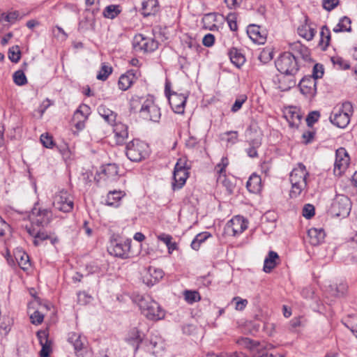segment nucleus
I'll return each mask as SVG.
<instances>
[{"label":"nucleus","mask_w":357,"mask_h":357,"mask_svg":"<svg viewBox=\"0 0 357 357\" xmlns=\"http://www.w3.org/2000/svg\"><path fill=\"white\" fill-rule=\"evenodd\" d=\"M19 266L23 269L26 270L30 266L29 256L24 253L21 257L20 261H18Z\"/></svg>","instance_id":"59"},{"label":"nucleus","mask_w":357,"mask_h":357,"mask_svg":"<svg viewBox=\"0 0 357 357\" xmlns=\"http://www.w3.org/2000/svg\"><path fill=\"white\" fill-rule=\"evenodd\" d=\"M148 273L151 278L150 280V284L153 285L154 283L158 282L160 279L163 278L164 272L162 269L155 268L153 267H149L148 269Z\"/></svg>","instance_id":"38"},{"label":"nucleus","mask_w":357,"mask_h":357,"mask_svg":"<svg viewBox=\"0 0 357 357\" xmlns=\"http://www.w3.org/2000/svg\"><path fill=\"white\" fill-rule=\"evenodd\" d=\"M303 215L307 219L312 218L314 215V207L313 205L310 204H305L303 209Z\"/></svg>","instance_id":"55"},{"label":"nucleus","mask_w":357,"mask_h":357,"mask_svg":"<svg viewBox=\"0 0 357 357\" xmlns=\"http://www.w3.org/2000/svg\"><path fill=\"white\" fill-rule=\"evenodd\" d=\"M339 2V0H322V6L325 10L331 11L338 6Z\"/></svg>","instance_id":"54"},{"label":"nucleus","mask_w":357,"mask_h":357,"mask_svg":"<svg viewBox=\"0 0 357 357\" xmlns=\"http://www.w3.org/2000/svg\"><path fill=\"white\" fill-rule=\"evenodd\" d=\"M320 41L319 45L324 46L323 50H325L329 45V43L331 40V33L330 30L326 26H324L321 29L320 33Z\"/></svg>","instance_id":"39"},{"label":"nucleus","mask_w":357,"mask_h":357,"mask_svg":"<svg viewBox=\"0 0 357 357\" xmlns=\"http://www.w3.org/2000/svg\"><path fill=\"white\" fill-rule=\"evenodd\" d=\"M301 92L305 96H313L317 91L316 79L311 76L303 77L299 82Z\"/></svg>","instance_id":"16"},{"label":"nucleus","mask_w":357,"mask_h":357,"mask_svg":"<svg viewBox=\"0 0 357 357\" xmlns=\"http://www.w3.org/2000/svg\"><path fill=\"white\" fill-rule=\"evenodd\" d=\"M229 165V160L227 157H223L221 162L215 166V169L220 175L225 176V169Z\"/></svg>","instance_id":"48"},{"label":"nucleus","mask_w":357,"mask_h":357,"mask_svg":"<svg viewBox=\"0 0 357 357\" xmlns=\"http://www.w3.org/2000/svg\"><path fill=\"white\" fill-rule=\"evenodd\" d=\"M158 43L152 38L144 37L139 34L135 36L132 42V47L135 52H151L158 48Z\"/></svg>","instance_id":"8"},{"label":"nucleus","mask_w":357,"mask_h":357,"mask_svg":"<svg viewBox=\"0 0 357 357\" xmlns=\"http://www.w3.org/2000/svg\"><path fill=\"white\" fill-rule=\"evenodd\" d=\"M315 132L313 131H305L303 133L302 137L305 139V144L310 143L314 139Z\"/></svg>","instance_id":"61"},{"label":"nucleus","mask_w":357,"mask_h":357,"mask_svg":"<svg viewBox=\"0 0 357 357\" xmlns=\"http://www.w3.org/2000/svg\"><path fill=\"white\" fill-rule=\"evenodd\" d=\"M275 66L281 73L294 76L298 70L297 56L289 52H284L275 61Z\"/></svg>","instance_id":"3"},{"label":"nucleus","mask_w":357,"mask_h":357,"mask_svg":"<svg viewBox=\"0 0 357 357\" xmlns=\"http://www.w3.org/2000/svg\"><path fill=\"white\" fill-rule=\"evenodd\" d=\"M118 167L115 164H107L102 167V172L104 179L113 181L118 178Z\"/></svg>","instance_id":"22"},{"label":"nucleus","mask_w":357,"mask_h":357,"mask_svg":"<svg viewBox=\"0 0 357 357\" xmlns=\"http://www.w3.org/2000/svg\"><path fill=\"white\" fill-rule=\"evenodd\" d=\"M135 79V70H128L126 73L121 75L119 77L118 82L119 88L122 91H126L131 86Z\"/></svg>","instance_id":"21"},{"label":"nucleus","mask_w":357,"mask_h":357,"mask_svg":"<svg viewBox=\"0 0 357 357\" xmlns=\"http://www.w3.org/2000/svg\"><path fill=\"white\" fill-rule=\"evenodd\" d=\"M183 296L186 302L190 304H192L201 300V296L197 291L185 290Z\"/></svg>","instance_id":"42"},{"label":"nucleus","mask_w":357,"mask_h":357,"mask_svg":"<svg viewBox=\"0 0 357 357\" xmlns=\"http://www.w3.org/2000/svg\"><path fill=\"white\" fill-rule=\"evenodd\" d=\"M37 337L42 346L40 351L41 357H49L51 351V342L48 340V335L45 331H40L37 333Z\"/></svg>","instance_id":"17"},{"label":"nucleus","mask_w":357,"mask_h":357,"mask_svg":"<svg viewBox=\"0 0 357 357\" xmlns=\"http://www.w3.org/2000/svg\"><path fill=\"white\" fill-rule=\"evenodd\" d=\"M126 154L130 160L139 162L148 155L149 146L138 139H132L126 145Z\"/></svg>","instance_id":"4"},{"label":"nucleus","mask_w":357,"mask_h":357,"mask_svg":"<svg viewBox=\"0 0 357 357\" xmlns=\"http://www.w3.org/2000/svg\"><path fill=\"white\" fill-rule=\"evenodd\" d=\"M248 227L247 222L243 217L236 216L227 224V231L233 236H236L244 231Z\"/></svg>","instance_id":"13"},{"label":"nucleus","mask_w":357,"mask_h":357,"mask_svg":"<svg viewBox=\"0 0 357 357\" xmlns=\"http://www.w3.org/2000/svg\"><path fill=\"white\" fill-rule=\"evenodd\" d=\"M142 6V13L145 17L155 15L159 10L158 1L157 0L144 1Z\"/></svg>","instance_id":"24"},{"label":"nucleus","mask_w":357,"mask_h":357,"mask_svg":"<svg viewBox=\"0 0 357 357\" xmlns=\"http://www.w3.org/2000/svg\"><path fill=\"white\" fill-rule=\"evenodd\" d=\"M326 234L322 228H310L307 231L309 243L312 245H318L324 240Z\"/></svg>","instance_id":"20"},{"label":"nucleus","mask_w":357,"mask_h":357,"mask_svg":"<svg viewBox=\"0 0 357 357\" xmlns=\"http://www.w3.org/2000/svg\"><path fill=\"white\" fill-rule=\"evenodd\" d=\"M188 176V169L185 168L184 164L182 162V159H179L176 162L174 170V182L172 185L173 190L181 189L185 183Z\"/></svg>","instance_id":"9"},{"label":"nucleus","mask_w":357,"mask_h":357,"mask_svg":"<svg viewBox=\"0 0 357 357\" xmlns=\"http://www.w3.org/2000/svg\"><path fill=\"white\" fill-rule=\"evenodd\" d=\"M31 323L33 324H40L43 321L44 316L39 311H35L31 316Z\"/></svg>","instance_id":"58"},{"label":"nucleus","mask_w":357,"mask_h":357,"mask_svg":"<svg viewBox=\"0 0 357 357\" xmlns=\"http://www.w3.org/2000/svg\"><path fill=\"white\" fill-rule=\"evenodd\" d=\"M215 42V37L211 33H208L204 36L202 40V43L206 47H211Z\"/></svg>","instance_id":"60"},{"label":"nucleus","mask_w":357,"mask_h":357,"mask_svg":"<svg viewBox=\"0 0 357 357\" xmlns=\"http://www.w3.org/2000/svg\"><path fill=\"white\" fill-rule=\"evenodd\" d=\"M261 141L255 139L250 142V147L246 149L249 157L254 158L258 157L257 149L261 146Z\"/></svg>","instance_id":"41"},{"label":"nucleus","mask_w":357,"mask_h":357,"mask_svg":"<svg viewBox=\"0 0 357 357\" xmlns=\"http://www.w3.org/2000/svg\"><path fill=\"white\" fill-rule=\"evenodd\" d=\"M48 213L49 212L47 210L38 211L36 217L34 218L35 212H33L32 216L30 217L31 224L37 227L47 225L49 222Z\"/></svg>","instance_id":"30"},{"label":"nucleus","mask_w":357,"mask_h":357,"mask_svg":"<svg viewBox=\"0 0 357 357\" xmlns=\"http://www.w3.org/2000/svg\"><path fill=\"white\" fill-rule=\"evenodd\" d=\"M345 326L351 330L357 338V317H351L345 324Z\"/></svg>","instance_id":"52"},{"label":"nucleus","mask_w":357,"mask_h":357,"mask_svg":"<svg viewBox=\"0 0 357 357\" xmlns=\"http://www.w3.org/2000/svg\"><path fill=\"white\" fill-rule=\"evenodd\" d=\"M351 20L347 16L342 17L338 24L333 28V31L335 33L339 32H351Z\"/></svg>","instance_id":"32"},{"label":"nucleus","mask_w":357,"mask_h":357,"mask_svg":"<svg viewBox=\"0 0 357 357\" xmlns=\"http://www.w3.org/2000/svg\"><path fill=\"white\" fill-rule=\"evenodd\" d=\"M158 239L162 241L166 245H168L172 242V236L162 233L158 236Z\"/></svg>","instance_id":"62"},{"label":"nucleus","mask_w":357,"mask_h":357,"mask_svg":"<svg viewBox=\"0 0 357 357\" xmlns=\"http://www.w3.org/2000/svg\"><path fill=\"white\" fill-rule=\"evenodd\" d=\"M121 10L118 5H109L107 6L104 11L103 15L106 18L114 19L120 13Z\"/></svg>","instance_id":"37"},{"label":"nucleus","mask_w":357,"mask_h":357,"mask_svg":"<svg viewBox=\"0 0 357 357\" xmlns=\"http://www.w3.org/2000/svg\"><path fill=\"white\" fill-rule=\"evenodd\" d=\"M186 100V96L181 93L178 94L176 92H172V96H169L168 98L169 103L172 110L177 114L184 113Z\"/></svg>","instance_id":"14"},{"label":"nucleus","mask_w":357,"mask_h":357,"mask_svg":"<svg viewBox=\"0 0 357 357\" xmlns=\"http://www.w3.org/2000/svg\"><path fill=\"white\" fill-rule=\"evenodd\" d=\"M308 172L304 165L299 163L298 167L294 168L289 175L290 182H307L306 178Z\"/></svg>","instance_id":"18"},{"label":"nucleus","mask_w":357,"mask_h":357,"mask_svg":"<svg viewBox=\"0 0 357 357\" xmlns=\"http://www.w3.org/2000/svg\"><path fill=\"white\" fill-rule=\"evenodd\" d=\"M40 139L43 145L46 148H52L54 145L52 137L47 133L42 134Z\"/></svg>","instance_id":"50"},{"label":"nucleus","mask_w":357,"mask_h":357,"mask_svg":"<svg viewBox=\"0 0 357 357\" xmlns=\"http://www.w3.org/2000/svg\"><path fill=\"white\" fill-rule=\"evenodd\" d=\"M8 58L13 63H17L20 60L21 52L19 46H13L9 49Z\"/></svg>","instance_id":"44"},{"label":"nucleus","mask_w":357,"mask_h":357,"mask_svg":"<svg viewBox=\"0 0 357 357\" xmlns=\"http://www.w3.org/2000/svg\"><path fill=\"white\" fill-rule=\"evenodd\" d=\"M290 49L292 52H294L293 54H297L303 60L308 61L310 59L309 49L307 47L303 45L299 41L291 43Z\"/></svg>","instance_id":"27"},{"label":"nucleus","mask_w":357,"mask_h":357,"mask_svg":"<svg viewBox=\"0 0 357 357\" xmlns=\"http://www.w3.org/2000/svg\"><path fill=\"white\" fill-rule=\"evenodd\" d=\"M350 158L344 148H339L335 151L334 173L340 176L348 167Z\"/></svg>","instance_id":"10"},{"label":"nucleus","mask_w":357,"mask_h":357,"mask_svg":"<svg viewBox=\"0 0 357 357\" xmlns=\"http://www.w3.org/2000/svg\"><path fill=\"white\" fill-rule=\"evenodd\" d=\"M112 73V68L103 63L99 73L96 76V78L99 80L105 81L107 79V77Z\"/></svg>","instance_id":"45"},{"label":"nucleus","mask_w":357,"mask_h":357,"mask_svg":"<svg viewBox=\"0 0 357 357\" xmlns=\"http://www.w3.org/2000/svg\"><path fill=\"white\" fill-rule=\"evenodd\" d=\"M98 112L107 123L113 125L116 121V114L107 108L106 105H99L98 107Z\"/></svg>","instance_id":"26"},{"label":"nucleus","mask_w":357,"mask_h":357,"mask_svg":"<svg viewBox=\"0 0 357 357\" xmlns=\"http://www.w3.org/2000/svg\"><path fill=\"white\" fill-rule=\"evenodd\" d=\"M68 342L73 346L75 352H78L83 349L85 338L79 334L72 332L68 334Z\"/></svg>","instance_id":"29"},{"label":"nucleus","mask_w":357,"mask_h":357,"mask_svg":"<svg viewBox=\"0 0 357 357\" xmlns=\"http://www.w3.org/2000/svg\"><path fill=\"white\" fill-rule=\"evenodd\" d=\"M291 189L289 195L291 198H296L307 189V182H291Z\"/></svg>","instance_id":"34"},{"label":"nucleus","mask_w":357,"mask_h":357,"mask_svg":"<svg viewBox=\"0 0 357 357\" xmlns=\"http://www.w3.org/2000/svg\"><path fill=\"white\" fill-rule=\"evenodd\" d=\"M114 137L118 145H122L128 137V126L123 123H116L114 128Z\"/></svg>","instance_id":"19"},{"label":"nucleus","mask_w":357,"mask_h":357,"mask_svg":"<svg viewBox=\"0 0 357 357\" xmlns=\"http://www.w3.org/2000/svg\"><path fill=\"white\" fill-rule=\"evenodd\" d=\"M324 75V68L323 66L319 63H317L314 66L312 70V77L315 79L318 78H321Z\"/></svg>","instance_id":"56"},{"label":"nucleus","mask_w":357,"mask_h":357,"mask_svg":"<svg viewBox=\"0 0 357 357\" xmlns=\"http://www.w3.org/2000/svg\"><path fill=\"white\" fill-rule=\"evenodd\" d=\"M229 54L231 61L238 68L245 61V56L236 48L231 49Z\"/></svg>","instance_id":"33"},{"label":"nucleus","mask_w":357,"mask_h":357,"mask_svg":"<svg viewBox=\"0 0 357 357\" xmlns=\"http://www.w3.org/2000/svg\"><path fill=\"white\" fill-rule=\"evenodd\" d=\"M247 33L250 38L255 43L262 45L266 41V32L261 30V27L256 24H250L247 28Z\"/></svg>","instance_id":"15"},{"label":"nucleus","mask_w":357,"mask_h":357,"mask_svg":"<svg viewBox=\"0 0 357 357\" xmlns=\"http://www.w3.org/2000/svg\"><path fill=\"white\" fill-rule=\"evenodd\" d=\"M248 190L252 193L258 192L261 189V178L260 176L252 174L249 178L246 183Z\"/></svg>","instance_id":"31"},{"label":"nucleus","mask_w":357,"mask_h":357,"mask_svg":"<svg viewBox=\"0 0 357 357\" xmlns=\"http://www.w3.org/2000/svg\"><path fill=\"white\" fill-rule=\"evenodd\" d=\"M277 260H279V256L274 251H269L268 256L264 259L263 270L265 273H270L278 264Z\"/></svg>","instance_id":"25"},{"label":"nucleus","mask_w":357,"mask_h":357,"mask_svg":"<svg viewBox=\"0 0 357 357\" xmlns=\"http://www.w3.org/2000/svg\"><path fill=\"white\" fill-rule=\"evenodd\" d=\"M291 127H297L301 121V116L298 112H290V116H286Z\"/></svg>","instance_id":"46"},{"label":"nucleus","mask_w":357,"mask_h":357,"mask_svg":"<svg viewBox=\"0 0 357 357\" xmlns=\"http://www.w3.org/2000/svg\"><path fill=\"white\" fill-rule=\"evenodd\" d=\"M142 105L139 110L142 118L146 120L158 122L160 119V108L151 99L144 100L142 98L133 97L130 100L132 110H135L139 105Z\"/></svg>","instance_id":"1"},{"label":"nucleus","mask_w":357,"mask_h":357,"mask_svg":"<svg viewBox=\"0 0 357 357\" xmlns=\"http://www.w3.org/2000/svg\"><path fill=\"white\" fill-rule=\"evenodd\" d=\"M13 82L17 86H23L27 83L26 77L23 70H19L14 73L13 75Z\"/></svg>","instance_id":"43"},{"label":"nucleus","mask_w":357,"mask_h":357,"mask_svg":"<svg viewBox=\"0 0 357 357\" xmlns=\"http://www.w3.org/2000/svg\"><path fill=\"white\" fill-rule=\"evenodd\" d=\"M232 301L236 302L235 309L239 311L243 310L248 303L246 299H243L238 296L234 297Z\"/></svg>","instance_id":"57"},{"label":"nucleus","mask_w":357,"mask_h":357,"mask_svg":"<svg viewBox=\"0 0 357 357\" xmlns=\"http://www.w3.org/2000/svg\"><path fill=\"white\" fill-rule=\"evenodd\" d=\"M262 346L264 347V348H262L259 350H257V353L253 354L255 357H276V356H275L272 354H268V352L266 351V350H268V349L272 348L271 344H268L266 346L262 345Z\"/></svg>","instance_id":"51"},{"label":"nucleus","mask_w":357,"mask_h":357,"mask_svg":"<svg viewBox=\"0 0 357 357\" xmlns=\"http://www.w3.org/2000/svg\"><path fill=\"white\" fill-rule=\"evenodd\" d=\"M48 239L50 240L52 244H54L57 241V238L56 237H52L51 235L48 234L45 230L39 228V230L37 232L36 238V239L33 240V244L36 246H38L42 241Z\"/></svg>","instance_id":"35"},{"label":"nucleus","mask_w":357,"mask_h":357,"mask_svg":"<svg viewBox=\"0 0 357 357\" xmlns=\"http://www.w3.org/2000/svg\"><path fill=\"white\" fill-rule=\"evenodd\" d=\"M237 344L250 349L259 350L264 347L257 342H254L248 337H241L237 340Z\"/></svg>","instance_id":"36"},{"label":"nucleus","mask_w":357,"mask_h":357,"mask_svg":"<svg viewBox=\"0 0 357 357\" xmlns=\"http://www.w3.org/2000/svg\"><path fill=\"white\" fill-rule=\"evenodd\" d=\"M26 230L30 236H31L32 237L34 238V239H36L37 232L38 231L39 229L36 228L35 225L31 224L30 227H26Z\"/></svg>","instance_id":"64"},{"label":"nucleus","mask_w":357,"mask_h":357,"mask_svg":"<svg viewBox=\"0 0 357 357\" xmlns=\"http://www.w3.org/2000/svg\"><path fill=\"white\" fill-rule=\"evenodd\" d=\"M125 195V192L121 190L109 192L106 199V204L113 207H118L121 198H123Z\"/></svg>","instance_id":"28"},{"label":"nucleus","mask_w":357,"mask_h":357,"mask_svg":"<svg viewBox=\"0 0 357 357\" xmlns=\"http://www.w3.org/2000/svg\"><path fill=\"white\" fill-rule=\"evenodd\" d=\"M213 357H246L243 353L233 352V353H222L220 355Z\"/></svg>","instance_id":"63"},{"label":"nucleus","mask_w":357,"mask_h":357,"mask_svg":"<svg viewBox=\"0 0 357 357\" xmlns=\"http://www.w3.org/2000/svg\"><path fill=\"white\" fill-rule=\"evenodd\" d=\"M331 61L335 65H337L340 69L346 70L350 68L349 63L342 57L334 56L331 58Z\"/></svg>","instance_id":"47"},{"label":"nucleus","mask_w":357,"mask_h":357,"mask_svg":"<svg viewBox=\"0 0 357 357\" xmlns=\"http://www.w3.org/2000/svg\"><path fill=\"white\" fill-rule=\"evenodd\" d=\"M320 116V114L317 111H312L310 112L306 118L307 124L308 126H312L317 122Z\"/></svg>","instance_id":"53"},{"label":"nucleus","mask_w":357,"mask_h":357,"mask_svg":"<svg viewBox=\"0 0 357 357\" xmlns=\"http://www.w3.org/2000/svg\"><path fill=\"white\" fill-rule=\"evenodd\" d=\"M138 305L142 313L149 320H161L165 316V310L149 296H141L138 299Z\"/></svg>","instance_id":"2"},{"label":"nucleus","mask_w":357,"mask_h":357,"mask_svg":"<svg viewBox=\"0 0 357 357\" xmlns=\"http://www.w3.org/2000/svg\"><path fill=\"white\" fill-rule=\"evenodd\" d=\"M211 235L208 232H203L197 234L191 243V248L198 250L202 243L204 242Z\"/></svg>","instance_id":"40"},{"label":"nucleus","mask_w":357,"mask_h":357,"mask_svg":"<svg viewBox=\"0 0 357 357\" xmlns=\"http://www.w3.org/2000/svg\"><path fill=\"white\" fill-rule=\"evenodd\" d=\"M353 105L350 102L342 103L338 110L330 116L331 122L340 128H344L350 122V116L353 114Z\"/></svg>","instance_id":"5"},{"label":"nucleus","mask_w":357,"mask_h":357,"mask_svg":"<svg viewBox=\"0 0 357 357\" xmlns=\"http://www.w3.org/2000/svg\"><path fill=\"white\" fill-rule=\"evenodd\" d=\"M307 20L308 17L305 16L304 24L299 26L297 31L300 36L307 40H311L314 38L316 31L307 24Z\"/></svg>","instance_id":"23"},{"label":"nucleus","mask_w":357,"mask_h":357,"mask_svg":"<svg viewBox=\"0 0 357 357\" xmlns=\"http://www.w3.org/2000/svg\"><path fill=\"white\" fill-rule=\"evenodd\" d=\"M131 240H126L123 242H112L110 247L108 248L110 254L116 257L127 259L130 257Z\"/></svg>","instance_id":"12"},{"label":"nucleus","mask_w":357,"mask_h":357,"mask_svg":"<svg viewBox=\"0 0 357 357\" xmlns=\"http://www.w3.org/2000/svg\"><path fill=\"white\" fill-rule=\"evenodd\" d=\"M53 206L59 211L69 213L74 206L73 197L66 190H61L54 196Z\"/></svg>","instance_id":"7"},{"label":"nucleus","mask_w":357,"mask_h":357,"mask_svg":"<svg viewBox=\"0 0 357 357\" xmlns=\"http://www.w3.org/2000/svg\"><path fill=\"white\" fill-rule=\"evenodd\" d=\"M246 100L247 96L245 95H241L239 97H238L231 107V112H238L241 108L243 104L246 101Z\"/></svg>","instance_id":"49"},{"label":"nucleus","mask_w":357,"mask_h":357,"mask_svg":"<svg viewBox=\"0 0 357 357\" xmlns=\"http://www.w3.org/2000/svg\"><path fill=\"white\" fill-rule=\"evenodd\" d=\"M90 113V107L84 104L81 105L74 112L72 122L78 131L85 128V122Z\"/></svg>","instance_id":"11"},{"label":"nucleus","mask_w":357,"mask_h":357,"mask_svg":"<svg viewBox=\"0 0 357 357\" xmlns=\"http://www.w3.org/2000/svg\"><path fill=\"white\" fill-rule=\"evenodd\" d=\"M351 209L349 198L345 195H339L335 197L331 208L333 215L345 218L349 215Z\"/></svg>","instance_id":"6"}]
</instances>
